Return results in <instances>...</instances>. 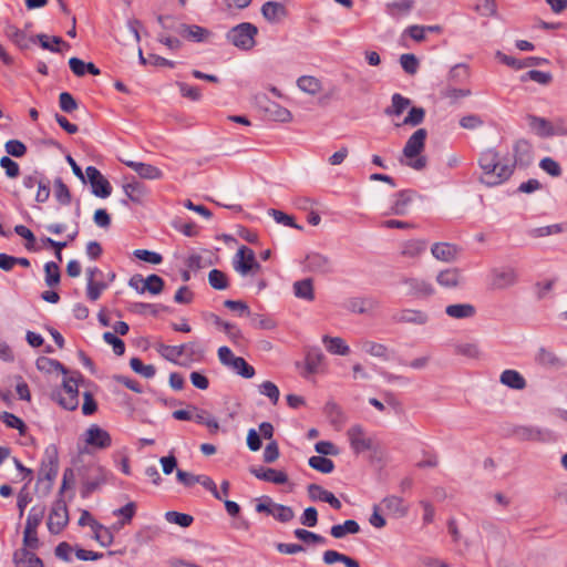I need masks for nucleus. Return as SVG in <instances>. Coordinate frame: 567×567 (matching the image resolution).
Masks as SVG:
<instances>
[{
  "label": "nucleus",
  "mask_w": 567,
  "mask_h": 567,
  "mask_svg": "<svg viewBox=\"0 0 567 567\" xmlns=\"http://www.w3.org/2000/svg\"><path fill=\"white\" fill-rule=\"evenodd\" d=\"M233 371H235L238 375L250 379L255 375V368L250 365L244 358L237 357L234 359L231 364L228 367Z\"/></svg>",
  "instance_id": "nucleus-48"
},
{
  "label": "nucleus",
  "mask_w": 567,
  "mask_h": 567,
  "mask_svg": "<svg viewBox=\"0 0 567 567\" xmlns=\"http://www.w3.org/2000/svg\"><path fill=\"white\" fill-rule=\"evenodd\" d=\"M492 286L496 289H504L516 284L517 275L514 269H498L492 270Z\"/></svg>",
  "instance_id": "nucleus-24"
},
{
  "label": "nucleus",
  "mask_w": 567,
  "mask_h": 567,
  "mask_svg": "<svg viewBox=\"0 0 567 567\" xmlns=\"http://www.w3.org/2000/svg\"><path fill=\"white\" fill-rule=\"evenodd\" d=\"M513 435L520 441L546 442L550 439V432L537 426L520 425L513 430Z\"/></svg>",
  "instance_id": "nucleus-13"
},
{
  "label": "nucleus",
  "mask_w": 567,
  "mask_h": 567,
  "mask_svg": "<svg viewBox=\"0 0 567 567\" xmlns=\"http://www.w3.org/2000/svg\"><path fill=\"white\" fill-rule=\"evenodd\" d=\"M400 64L405 73L413 75L419 70V60L412 53H404L400 56Z\"/></svg>",
  "instance_id": "nucleus-64"
},
{
  "label": "nucleus",
  "mask_w": 567,
  "mask_h": 567,
  "mask_svg": "<svg viewBox=\"0 0 567 567\" xmlns=\"http://www.w3.org/2000/svg\"><path fill=\"white\" fill-rule=\"evenodd\" d=\"M185 348L183 344L179 346H166V344H159L157 348V351L161 353L163 358L166 360L177 363V359L182 355H184Z\"/></svg>",
  "instance_id": "nucleus-49"
},
{
  "label": "nucleus",
  "mask_w": 567,
  "mask_h": 567,
  "mask_svg": "<svg viewBox=\"0 0 567 567\" xmlns=\"http://www.w3.org/2000/svg\"><path fill=\"white\" fill-rule=\"evenodd\" d=\"M249 472L258 480L274 483V484H286L288 482V475L282 472L271 467H250Z\"/></svg>",
  "instance_id": "nucleus-18"
},
{
  "label": "nucleus",
  "mask_w": 567,
  "mask_h": 567,
  "mask_svg": "<svg viewBox=\"0 0 567 567\" xmlns=\"http://www.w3.org/2000/svg\"><path fill=\"white\" fill-rule=\"evenodd\" d=\"M495 58L503 64L511 66L515 70H523L530 66H538L542 64H548L549 61L546 58L539 56H527L524 59H516L514 56L507 55L502 51H497Z\"/></svg>",
  "instance_id": "nucleus-9"
},
{
  "label": "nucleus",
  "mask_w": 567,
  "mask_h": 567,
  "mask_svg": "<svg viewBox=\"0 0 567 567\" xmlns=\"http://www.w3.org/2000/svg\"><path fill=\"white\" fill-rule=\"evenodd\" d=\"M514 163L512 165L519 167H527L533 162V148L532 144L524 138L515 142L513 146Z\"/></svg>",
  "instance_id": "nucleus-15"
},
{
  "label": "nucleus",
  "mask_w": 567,
  "mask_h": 567,
  "mask_svg": "<svg viewBox=\"0 0 567 567\" xmlns=\"http://www.w3.org/2000/svg\"><path fill=\"white\" fill-rule=\"evenodd\" d=\"M455 352L470 359H478L481 357L480 347L474 342L456 344Z\"/></svg>",
  "instance_id": "nucleus-61"
},
{
  "label": "nucleus",
  "mask_w": 567,
  "mask_h": 567,
  "mask_svg": "<svg viewBox=\"0 0 567 567\" xmlns=\"http://www.w3.org/2000/svg\"><path fill=\"white\" fill-rule=\"evenodd\" d=\"M425 117V110L421 106H413L410 109L408 115L403 120V125L417 126Z\"/></svg>",
  "instance_id": "nucleus-63"
},
{
  "label": "nucleus",
  "mask_w": 567,
  "mask_h": 567,
  "mask_svg": "<svg viewBox=\"0 0 567 567\" xmlns=\"http://www.w3.org/2000/svg\"><path fill=\"white\" fill-rule=\"evenodd\" d=\"M536 362L545 368H560L564 362L553 351L540 347L535 357Z\"/></svg>",
  "instance_id": "nucleus-34"
},
{
  "label": "nucleus",
  "mask_w": 567,
  "mask_h": 567,
  "mask_svg": "<svg viewBox=\"0 0 567 567\" xmlns=\"http://www.w3.org/2000/svg\"><path fill=\"white\" fill-rule=\"evenodd\" d=\"M322 342L328 352L338 355H348L350 353L349 346L340 337L323 336Z\"/></svg>",
  "instance_id": "nucleus-35"
},
{
  "label": "nucleus",
  "mask_w": 567,
  "mask_h": 567,
  "mask_svg": "<svg viewBox=\"0 0 567 567\" xmlns=\"http://www.w3.org/2000/svg\"><path fill=\"white\" fill-rule=\"evenodd\" d=\"M74 471L68 467L63 472L62 484L54 501L48 520V528L51 534H60L69 523V512L65 501L63 499L64 492L70 487L74 481Z\"/></svg>",
  "instance_id": "nucleus-2"
},
{
  "label": "nucleus",
  "mask_w": 567,
  "mask_h": 567,
  "mask_svg": "<svg viewBox=\"0 0 567 567\" xmlns=\"http://www.w3.org/2000/svg\"><path fill=\"white\" fill-rule=\"evenodd\" d=\"M478 165L483 171L481 183L493 187L511 178L514 173V165L501 164V157L495 148H487L481 153Z\"/></svg>",
  "instance_id": "nucleus-1"
},
{
  "label": "nucleus",
  "mask_w": 567,
  "mask_h": 567,
  "mask_svg": "<svg viewBox=\"0 0 567 567\" xmlns=\"http://www.w3.org/2000/svg\"><path fill=\"white\" fill-rule=\"evenodd\" d=\"M261 14L269 23H279L287 17L288 11L285 4L278 1H267L261 6Z\"/></svg>",
  "instance_id": "nucleus-20"
},
{
  "label": "nucleus",
  "mask_w": 567,
  "mask_h": 567,
  "mask_svg": "<svg viewBox=\"0 0 567 567\" xmlns=\"http://www.w3.org/2000/svg\"><path fill=\"white\" fill-rule=\"evenodd\" d=\"M176 85H177L179 93L183 97H186L194 102H198L202 100L203 95H202L199 87L188 85L185 82H176Z\"/></svg>",
  "instance_id": "nucleus-62"
},
{
  "label": "nucleus",
  "mask_w": 567,
  "mask_h": 567,
  "mask_svg": "<svg viewBox=\"0 0 567 567\" xmlns=\"http://www.w3.org/2000/svg\"><path fill=\"white\" fill-rule=\"evenodd\" d=\"M38 40L41 48L44 49V50H49L51 52H54V53H59L60 52V48L58 45L60 44H63L65 48H70V44L66 43L61 37H58V35H53V37H49L47 34H37L34 37V41Z\"/></svg>",
  "instance_id": "nucleus-39"
},
{
  "label": "nucleus",
  "mask_w": 567,
  "mask_h": 567,
  "mask_svg": "<svg viewBox=\"0 0 567 567\" xmlns=\"http://www.w3.org/2000/svg\"><path fill=\"white\" fill-rule=\"evenodd\" d=\"M165 287V281L162 277L156 274H152L145 278L144 285L141 286V290L151 295H159Z\"/></svg>",
  "instance_id": "nucleus-44"
},
{
  "label": "nucleus",
  "mask_w": 567,
  "mask_h": 567,
  "mask_svg": "<svg viewBox=\"0 0 567 567\" xmlns=\"http://www.w3.org/2000/svg\"><path fill=\"white\" fill-rule=\"evenodd\" d=\"M172 226L187 237H196L198 235V226L193 220L184 221L178 218L173 220Z\"/></svg>",
  "instance_id": "nucleus-58"
},
{
  "label": "nucleus",
  "mask_w": 567,
  "mask_h": 567,
  "mask_svg": "<svg viewBox=\"0 0 567 567\" xmlns=\"http://www.w3.org/2000/svg\"><path fill=\"white\" fill-rule=\"evenodd\" d=\"M360 525L354 519H347L343 524L333 525L330 528V535L334 538H343L347 534H358Z\"/></svg>",
  "instance_id": "nucleus-40"
},
{
  "label": "nucleus",
  "mask_w": 567,
  "mask_h": 567,
  "mask_svg": "<svg viewBox=\"0 0 567 567\" xmlns=\"http://www.w3.org/2000/svg\"><path fill=\"white\" fill-rule=\"evenodd\" d=\"M35 367L39 371L45 373H51L52 371H59L63 375L69 373L66 367H64L60 361L48 357H39L35 361Z\"/></svg>",
  "instance_id": "nucleus-36"
},
{
  "label": "nucleus",
  "mask_w": 567,
  "mask_h": 567,
  "mask_svg": "<svg viewBox=\"0 0 567 567\" xmlns=\"http://www.w3.org/2000/svg\"><path fill=\"white\" fill-rule=\"evenodd\" d=\"M379 306L373 298H350L347 302V309L353 313L364 315Z\"/></svg>",
  "instance_id": "nucleus-28"
},
{
  "label": "nucleus",
  "mask_w": 567,
  "mask_h": 567,
  "mask_svg": "<svg viewBox=\"0 0 567 567\" xmlns=\"http://www.w3.org/2000/svg\"><path fill=\"white\" fill-rule=\"evenodd\" d=\"M54 194L56 200L62 205H69L72 196L69 187L64 184L62 178L58 177L54 179Z\"/></svg>",
  "instance_id": "nucleus-54"
},
{
  "label": "nucleus",
  "mask_w": 567,
  "mask_h": 567,
  "mask_svg": "<svg viewBox=\"0 0 567 567\" xmlns=\"http://www.w3.org/2000/svg\"><path fill=\"white\" fill-rule=\"evenodd\" d=\"M44 513H45L44 506H33L30 509L29 515L27 517L24 529H28V530L37 529L43 519Z\"/></svg>",
  "instance_id": "nucleus-52"
},
{
  "label": "nucleus",
  "mask_w": 567,
  "mask_h": 567,
  "mask_svg": "<svg viewBox=\"0 0 567 567\" xmlns=\"http://www.w3.org/2000/svg\"><path fill=\"white\" fill-rule=\"evenodd\" d=\"M130 367L135 373H138L146 379L153 378L156 373V368L154 365H152V364L146 365L138 358H132L130 360Z\"/></svg>",
  "instance_id": "nucleus-56"
},
{
  "label": "nucleus",
  "mask_w": 567,
  "mask_h": 567,
  "mask_svg": "<svg viewBox=\"0 0 567 567\" xmlns=\"http://www.w3.org/2000/svg\"><path fill=\"white\" fill-rule=\"evenodd\" d=\"M59 472V452L55 444H50L44 450V455L41 461V466L39 470L38 484L43 481H47V484L43 488V495L47 496L50 494L54 480L58 476Z\"/></svg>",
  "instance_id": "nucleus-3"
},
{
  "label": "nucleus",
  "mask_w": 567,
  "mask_h": 567,
  "mask_svg": "<svg viewBox=\"0 0 567 567\" xmlns=\"http://www.w3.org/2000/svg\"><path fill=\"white\" fill-rule=\"evenodd\" d=\"M427 137V131L425 128H419L416 130L406 141L404 147H403V155L412 159L416 156H419L424 147H425V141Z\"/></svg>",
  "instance_id": "nucleus-10"
},
{
  "label": "nucleus",
  "mask_w": 567,
  "mask_h": 567,
  "mask_svg": "<svg viewBox=\"0 0 567 567\" xmlns=\"http://www.w3.org/2000/svg\"><path fill=\"white\" fill-rule=\"evenodd\" d=\"M85 174L86 182L90 183L94 196L106 198L112 194V185L95 166H87Z\"/></svg>",
  "instance_id": "nucleus-7"
},
{
  "label": "nucleus",
  "mask_w": 567,
  "mask_h": 567,
  "mask_svg": "<svg viewBox=\"0 0 567 567\" xmlns=\"http://www.w3.org/2000/svg\"><path fill=\"white\" fill-rule=\"evenodd\" d=\"M52 400L58 402L63 409L74 411L79 406V395L65 394L63 395L62 390H54L51 394Z\"/></svg>",
  "instance_id": "nucleus-42"
},
{
  "label": "nucleus",
  "mask_w": 567,
  "mask_h": 567,
  "mask_svg": "<svg viewBox=\"0 0 567 567\" xmlns=\"http://www.w3.org/2000/svg\"><path fill=\"white\" fill-rule=\"evenodd\" d=\"M468 76V68L463 63L455 64L449 72V81L452 83H463Z\"/></svg>",
  "instance_id": "nucleus-60"
},
{
  "label": "nucleus",
  "mask_w": 567,
  "mask_h": 567,
  "mask_svg": "<svg viewBox=\"0 0 567 567\" xmlns=\"http://www.w3.org/2000/svg\"><path fill=\"white\" fill-rule=\"evenodd\" d=\"M298 87L309 94H316L320 91L321 84L318 79L310 75H302L297 81Z\"/></svg>",
  "instance_id": "nucleus-53"
},
{
  "label": "nucleus",
  "mask_w": 567,
  "mask_h": 567,
  "mask_svg": "<svg viewBox=\"0 0 567 567\" xmlns=\"http://www.w3.org/2000/svg\"><path fill=\"white\" fill-rule=\"evenodd\" d=\"M258 28L250 22H241L230 28L225 38L227 42L241 51H249L256 45Z\"/></svg>",
  "instance_id": "nucleus-4"
},
{
  "label": "nucleus",
  "mask_w": 567,
  "mask_h": 567,
  "mask_svg": "<svg viewBox=\"0 0 567 567\" xmlns=\"http://www.w3.org/2000/svg\"><path fill=\"white\" fill-rule=\"evenodd\" d=\"M391 320L394 323H412L423 326L427 323L429 316L426 312L416 309H403L392 315Z\"/></svg>",
  "instance_id": "nucleus-14"
},
{
  "label": "nucleus",
  "mask_w": 567,
  "mask_h": 567,
  "mask_svg": "<svg viewBox=\"0 0 567 567\" xmlns=\"http://www.w3.org/2000/svg\"><path fill=\"white\" fill-rule=\"evenodd\" d=\"M380 505L394 518H403L409 514V505L396 495L385 496Z\"/></svg>",
  "instance_id": "nucleus-17"
},
{
  "label": "nucleus",
  "mask_w": 567,
  "mask_h": 567,
  "mask_svg": "<svg viewBox=\"0 0 567 567\" xmlns=\"http://www.w3.org/2000/svg\"><path fill=\"white\" fill-rule=\"evenodd\" d=\"M268 214L276 220L278 224H282L285 226L296 228L301 230L302 226L295 223V218L291 215H288L281 210L270 208L268 210Z\"/></svg>",
  "instance_id": "nucleus-59"
},
{
  "label": "nucleus",
  "mask_w": 567,
  "mask_h": 567,
  "mask_svg": "<svg viewBox=\"0 0 567 567\" xmlns=\"http://www.w3.org/2000/svg\"><path fill=\"white\" fill-rule=\"evenodd\" d=\"M427 243L422 239H411L402 244L401 255L409 258H415L426 250Z\"/></svg>",
  "instance_id": "nucleus-38"
},
{
  "label": "nucleus",
  "mask_w": 567,
  "mask_h": 567,
  "mask_svg": "<svg viewBox=\"0 0 567 567\" xmlns=\"http://www.w3.org/2000/svg\"><path fill=\"white\" fill-rule=\"evenodd\" d=\"M308 464L311 468L322 473L330 474L334 470V463L327 456L315 455L308 460Z\"/></svg>",
  "instance_id": "nucleus-45"
},
{
  "label": "nucleus",
  "mask_w": 567,
  "mask_h": 567,
  "mask_svg": "<svg viewBox=\"0 0 567 567\" xmlns=\"http://www.w3.org/2000/svg\"><path fill=\"white\" fill-rule=\"evenodd\" d=\"M414 195V192L411 189H403L398 192L395 196V200L393 202L391 206V214L398 215V216H404L408 214L409 205L412 202V197Z\"/></svg>",
  "instance_id": "nucleus-27"
},
{
  "label": "nucleus",
  "mask_w": 567,
  "mask_h": 567,
  "mask_svg": "<svg viewBox=\"0 0 567 567\" xmlns=\"http://www.w3.org/2000/svg\"><path fill=\"white\" fill-rule=\"evenodd\" d=\"M293 293L297 298L307 301L315 300L313 282L311 278L298 280L293 284Z\"/></svg>",
  "instance_id": "nucleus-37"
},
{
  "label": "nucleus",
  "mask_w": 567,
  "mask_h": 567,
  "mask_svg": "<svg viewBox=\"0 0 567 567\" xmlns=\"http://www.w3.org/2000/svg\"><path fill=\"white\" fill-rule=\"evenodd\" d=\"M85 436L86 444L93 447L104 450L112 445V437L110 433L96 424H92L85 431Z\"/></svg>",
  "instance_id": "nucleus-12"
},
{
  "label": "nucleus",
  "mask_w": 567,
  "mask_h": 567,
  "mask_svg": "<svg viewBox=\"0 0 567 567\" xmlns=\"http://www.w3.org/2000/svg\"><path fill=\"white\" fill-rule=\"evenodd\" d=\"M0 420L10 429L18 430L21 435L27 431V425L19 416L10 412H2Z\"/></svg>",
  "instance_id": "nucleus-55"
},
{
  "label": "nucleus",
  "mask_w": 567,
  "mask_h": 567,
  "mask_svg": "<svg viewBox=\"0 0 567 567\" xmlns=\"http://www.w3.org/2000/svg\"><path fill=\"white\" fill-rule=\"evenodd\" d=\"M461 271L457 268L442 270L436 276V281L444 288H456L461 284Z\"/></svg>",
  "instance_id": "nucleus-31"
},
{
  "label": "nucleus",
  "mask_w": 567,
  "mask_h": 567,
  "mask_svg": "<svg viewBox=\"0 0 567 567\" xmlns=\"http://www.w3.org/2000/svg\"><path fill=\"white\" fill-rule=\"evenodd\" d=\"M392 105L391 107L385 109L386 115H401L404 110L411 105V100L401 95L400 93H394L392 95Z\"/></svg>",
  "instance_id": "nucleus-47"
},
{
  "label": "nucleus",
  "mask_w": 567,
  "mask_h": 567,
  "mask_svg": "<svg viewBox=\"0 0 567 567\" xmlns=\"http://www.w3.org/2000/svg\"><path fill=\"white\" fill-rule=\"evenodd\" d=\"M402 284L409 288L408 296L415 299L429 298L435 292L433 285L421 278H404Z\"/></svg>",
  "instance_id": "nucleus-11"
},
{
  "label": "nucleus",
  "mask_w": 567,
  "mask_h": 567,
  "mask_svg": "<svg viewBox=\"0 0 567 567\" xmlns=\"http://www.w3.org/2000/svg\"><path fill=\"white\" fill-rule=\"evenodd\" d=\"M303 265L307 271L318 275H329L334 271V262L332 259L317 251L307 254Z\"/></svg>",
  "instance_id": "nucleus-8"
},
{
  "label": "nucleus",
  "mask_w": 567,
  "mask_h": 567,
  "mask_svg": "<svg viewBox=\"0 0 567 567\" xmlns=\"http://www.w3.org/2000/svg\"><path fill=\"white\" fill-rule=\"evenodd\" d=\"M265 111L268 114V116L274 121L286 123L291 120L290 111L276 102H268V105L265 107Z\"/></svg>",
  "instance_id": "nucleus-41"
},
{
  "label": "nucleus",
  "mask_w": 567,
  "mask_h": 567,
  "mask_svg": "<svg viewBox=\"0 0 567 567\" xmlns=\"http://www.w3.org/2000/svg\"><path fill=\"white\" fill-rule=\"evenodd\" d=\"M165 518L168 523L176 524L181 527H189L194 522V517L192 515L175 511L166 512Z\"/></svg>",
  "instance_id": "nucleus-57"
},
{
  "label": "nucleus",
  "mask_w": 567,
  "mask_h": 567,
  "mask_svg": "<svg viewBox=\"0 0 567 567\" xmlns=\"http://www.w3.org/2000/svg\"><path fill=\"white\" fill-rule=\"evenodd\" d=\"M415 7L414 0H393L385 3V13L394 20L408 17Z\"/></svg>",
  "instance_id": "nucleus-21"
},
{
  "label": "nucleus",
  "mask_w": 567,
  "mask_h": 567,
  "mask_svg": "<svg viewBox=\"0 0 567 567\" xmlns=\"http://www.w3.org/2000/svg\"><path fill=\"white\" fill-rule=\"evenodd\" d=\"M309 498L313 502L320 501L328 503L333 509H340L342 507L341 502L334 496L333 493L324 489L318 484H310L307 487Z\"/></svg>",
  "instance_id": "nucleus-19"
},
{
  "label": "nucleus",
  "mask_w": 567,
  "mask_h": 567,
  "mask_svg": "<svg viewBox=\"0 0 567 567\" xmlns=\"http://www.w3.org/2000/svg\"><path fill=\"white\" fill-rule=\"evenodd\" d=\"M347 436L351 450L357 455L367 451H377V444L374 440L368 436L364 429L359 424L349 427L347 431Z\"/></svg>",
  "instance_id": "nucleus-6"
},
{
  "label": "nucleus",
  "mask_w": 567,
  "mask_h": 567,
  "mask_svg": "<svg viewBox=\"0 0 567 567\" xmlns=\"http://www.w3.org/2000/svg\"><path fill=\"white\" fill-rule=\"evenodd\" d=\"M208 282L216 290H225L229 286L227 275L219 269H212L208 274Z\"/></svg>",
  "instance_id": "nucleus-50"
},
{
  "label": "nucleus",
  "mask_w": 567,
  "mask_h": 567,
  "mask_svg": "<svg viewBox=\"0 0 567 567\" xmlns=\"http://www.w3.org/2000/svg\"><path fill=\"white\" fill-rule=\"evenodd\" d=\"M79 475L81 478L80 494L82 498L90 497L106 483V472L100 465L91 464L83 466L79 470Z\"/></svg>",
  "instance_id": "nucleus-5"
},
{
  "label": "nucleus",
  "mask_w": 567,
  "mask_h": 567,
  "mask_svg": "<svg viewBox=\"0 0 567 567\" xmlns=\"http://www.w3.org/2000/svg\"><path fill=\"white\" fill-rule=\"evenodd\" d=\"M128 310L136 315H145L150 312L156 317L161 311L172 312L168 306L162 303H147V302H133L130 305Z\"/></svg>",
  "instance_id": "nucleus-33"
},
{
  "label": "nucleus",
  "mask_w": 567,
  "mask_h": 567,
  "mask_svg": "<svg viewBox=\"0 0 567 567\" xmlns=\"http://www.w3.org/2000/svg\"><path fill=\"white\" fill-rule=\"evenodd\" d=\"M499 382L513 390H523L527 384L525 378L513 369L504 370L501 373Z\"/></svg>",
  "instance_id": "nucleus-30"
},
{
  "label": "nucleus",
  "mask_w": 567,
  "mask_h": 567,
  "mask_svg": "<svg viewBox=\"0 0 567 567\" xmlns=\"http://www.w3.org/2000/svg\"><path fill=\"white\" fill-rule=\"evenodd\" d=\"M44 281L48 287H55L61 281V270L55 261L44 264Z\"/></svg>",
  "instance_id": "nucleus-43"
},
{
  "label": "nucleus",
  "mask_w": 567,
  "mask_h": 567,
  "mask_svg": "<svg viewBox=\"0 0 567 567\" xmlns=\"http://www.w3.org/2000/svg\"><path fill=\"white\" fill-rule=\"evenodd\" d=\"M323 359L324 354L320 348L309 349L305 357V372L302 375L308 378L310 374L318 373Z\"/></svg>",
  "instance_id": "nucleus-26"
},
{
  "label": "nucleus",
  "mask_w": 567,
  "mask_h": 567,
  "mask_svg": "<svg viewBox=\"0 0 567 567\" xmlns=\"http://www.w3.org/2000/svg\"><path fill=\"white\" fill-rule=\"evenodd\" d=\"M176 32L183 38L194 42H203L210 34V31L206 28L186 23H179Z\"/></svg>",
  "instance_id": "nucleus-23"
},
{
  "label": "nucleus",
  "mask_w": 567,
  "mask_h": 567,
  "mask_svg": "<svg viewBox=\"0 0 567 567\" xmlns=\"http://www.w3.org/2000/svg\"><path fill=\"white\" fill-rule=\"evenodd\" d=\"M529 128L542 138H550L553 137L551 131V122L545 117H540L534 114H528L526 116Z\"/></svg>",
  "instance_id": "nucleus-25"
},
{
  "label": "nucleus",
  "mask_w": 567,
  "mask_h": 567,
  "mask_svg": "<svg viewBox=\"0 0 567 567\" xmlns=\"http://www.w3.org/2000/svg\"><path fill=\"white\" fill-rule=\"evenodd\" d=\"M293 535L296 538H298L299 540H301L306 544H319V545L327 544L326 537H323L319 534H316L313 532H310L308 529L297 528V529H295Z\"/></svg>",
  "instance_id": "nucleus-51"
},
{
  "label": "nucleus",
  "mask_w": 567,
  "mask_h": 567,
  "mask_svg": "<svg viewBox=\"0 0 567 567\" xmlns=\"http://www.w3.org/2000/svg\"><path fill=\"white\" fill-rule=\"evenodd\" d=\"M256 260L255 252L247 246H241L234 259V269L241 276H246L251 272V265Z\"/></svg>",
  "instance_id": "nucleus-16"
},
{
  "label": "nucleus",
  "mask_w": 567,
  "mask_h": 567,
  "mask_svg": "<svg viewBox=\"0 0 567 567\" xmlns=\"http://www.w3.org/2000/svg\"><path fill=\"white\" fill-rule=\"evenodd\" d=\"M431 252L435 259L450 262L456 258L457 247L449 243H436L432 246Z\"/></svg>",
  "instance_id": "nucleus-29"
},
{
  "label": "nucleus",
  "mask_w": 567,
  "mask_h": 567,
  "mask_svg": "<svg viewBox=\"0 0 567 567\" xmlns=\"http://www.w3.org/2000/svg\"><path fill=\"white\" fill-rule=\"evenodd\" d=\"M362 349L364 352H367L368 354H370L372 357L380 358L385 361L389 360L388 347L382 343H378V342H374L371 340H365L362 342Z\"/></svg>",
  "instance_id": "nucleus-46"
},
{
  "label": "nucleus",
  "mask_w": 567,
  "mask_h": 567,
  "mask_svg": "<svg viewBox=\"0 0 567 567\" xmlns=\"http://www.w3.org/2000/svg\"><path fill=\"white\" fill-rule=\"evenodd\" d=\"M445 313L454 319H468L476 315V308L471 303H453L445 308Z\"/></svg>",
  "instance_id": "nucleus-32"
},
{
  "label": "nucleus",
  "mask_w": 567,
  "mask_h": 567,
  "mask_svg": "<svg viewBox=\"0 0 567 567\" xmlns=\"http://www.w3.org/2000/svg\"><path fill=\"white\" fill-rule=\"evenodd\" d=\"M123 163L144 179H161L164 175L158 167L147 163L135 161H123Z\"/></svg>",
  "instance_id": "nucleus-22"
}]
</instances>
